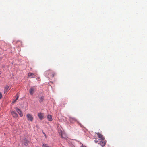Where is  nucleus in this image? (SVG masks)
Here are the masks:
<instances>
[{"instance_id": "f257e3e1", "label": "nucleus", "mask_w": 147, "mask_h": 147, "mask_svg": "<svg viewBox=\"0 0 147 147\" xmlns=\"http://www.w3.org/2000/svg\"><path fill=\"white\" fill-rule=\"evenodd\" d=\"M97 134L98 138L100 139L99 140L100 141H98L96 139L94 141L96 143H98L100 144L102 146V147H103L106 143V140H105V138L103 135L99 133H97Z\"/></svg>"}, {"instance_id": "f03ea898", "label": "nucleus", "mask_w": 147, "mask_h": 147, "mask_svg": "<svg viewBox=\"0 0 147 147\" xmlns=\"http://www.w3.org/2000/svg\"><path fill=\"white\" fill-rule=\"evenodd\" d=\"M45 74L46 76L49 77L50 76L53 77H54L56 75V73L52 70H49L46 71L45 72Z\"/></svg>"}, {"instance_id": "7ed1b4c3", "label": "nucleus", "mask_w": 147, "mask_h": 147, "mask_svg": "<svg viewBox=\"0 0 147 147\" xmlns=\"http://www.w3.org/2000/svg\"><path fill=\"white\" fill-rule=\"evenodd\" d=\"M36 88L35 87H31L29 90V93L31 95H32L34 93L36 90Z\"/></svg>"}, {"instance_id": "20e7f679", "label": "nucleus", "mask_w": 147, "mask_h": 147, "mask_svg": "<svg viewBox=\"0 0 147 147\" xmlns=\"http://www.w3.org/2000/svg\"><path fill=\"white\" fill-rule=\"evenodd\" d=\"M26 117L28 120L29 121H32L33 119V117L32 115L30 114H28L26 115Z\"/></svg>"}, {"instance_id": "39448f33", "label": "nucleus", "mask_w": 147, "mask_h": 147, "mask_svg": "<svg viewBox=\"0 0 147 147\" xmlns=\"http://www.w3.org/2000/svg\"><path fill=\"white\" fill-rule=\"evenodd\" d=\"M15 109L18 113L19 114L20 117H22L23 116V114L22 112L19 108H16Z\"/></svg>"}, {"instance_id": "423d86ee", "label": "nucleus", "mask_w": 147, "mask_h": 147, "mask_svg": "<svg viewBox=\"0 0 147 147\" xmlns=\"http://www.w3.org/2000/svg\"><path fill=\"white\" fill-rule=\"evenodd\" d=\"M9 90V86L8 85H6L4 88V93L6 94L8 92Z\"/></svg>"}, {"instance_id": "0eeeda50", "label": "nucleus", "mask_w": 147, "mask_h": 147, "mask_svg": "<svg viewBox=\"0 0 147 147\" xmlns=\"http://www.w3.org/2000/svg\"><path fill=\"white\" fill-rule=\"evenodd\" d=\"M11 114L13 117L15 118H16L18 117V115L17 113L13 111H11Z\"/></svg>"}, {"instance_id": "6e6552de", "label": "nucleus", "mask_w": 147, "mask_h": 147, "mask_svg": "<svg viewBox=\"0 0 147 147\" xmlns=\"http://www.w3.org/2000/svg\"><path fill=\"white\" fill-rule=\"evenodd\" d=\"M36 76L35 74L33 73H29L28 74V77H30L31 78H34Z\"/></svg>"}, {"instance_id": "1a4fd4ad", "label": "nucleus", "mask_w": 147, "mask_h": 147, "mask_svg": "<svg viewBox=\"0 0 147 147\" xmlns=\"http://www.w3.org/2000/svg\"><path fill=\"white\" fill-rule=\"evenodd\" d=\"M28 141L26 139L23 140L22 141V143L24 145L26 146L27 145Z\"/></svg>"}, {"instance_id": "9d476101", "label": "nucleus", "mask_w": 147, "mask_h": 147, "mask_svg": "<svg viewBox=\"0 0 147 147\" xmlns=\"http://www.w3.org/2000/svg\"><path fill=\"white\" fill-rule=\"evenodd\" d=\"M38 115L41 120H42L44 118L43 115L42 113L40 112L38 114Z\"/></svg>"}, {"instance_id": "9b49d317", "label": "nucleus", "mask_w": 147, "mask_h": 147, "mask_svg": "<svg viewBox=\"0 0 147 147\" xmlns=\"http://www.w3.org/2000/svg\"><path fill=\"white\" fill-rule=\"evenodd\" d=\"M69 120L71 122L73 123L76 121V119L74 117H69Z\"/></svg>"}, {"instance_id": "f8f14e48", "label": "nucleus", "mask_w": 147, "mask_h": 147, "mask_svg": "<svg viewBox=\"0 0 147 147\" xmlns=\"http://www.w3.org/2000/svg\"><path fill=\"white\" fill-rule=\"evenodd\" d=\"M47 119L49 121H51L52 120V116L50 115H48L47 116Z\"/></svg>"}, {"instance_id": "ddd939ff", "label": "nucleus", "mask_w": 147, "mask_h": 147, "mask_svg": "<svg viewBox=\"0 0 147 147\" xmlns=\"http://www.w3.org/2000/svg\"><path fill=\"white\" fill-rule=\"evenodd\" d=\"M44 100V97L42 96L39 98V101L40 102H41L43 101Z\"/></svg>"}, {"instance_id": "4468645a", "label": "nucleus", "mask_w": 147, "mask_h": 147, "mask_svg": "<svg viewBox=\"0 0 147 147\" xmlns=\"http://www.w3.org/2000/svg\"><path fill=\"white\" fill-rule=\"evenodd\" d=\"M42 147H50L48 146L47 144H43L42 145Z\"/></svg>"}, {"instance_id": "2eb2a0df", "label": "nucleus", "mask_w": 147, "mask_h": 147, "mask_svg": "<svg viewBox=\"0 0 147 147\" xmlns=\"http://www.w3.org/2000/svg\"><path fill=\"white\" fill-rule=\"evenodd\" d=\"M18 96L16 98V99L13 102V103H14L16 102V100H17L18 99Z\"/></svg>"}, {"instance_id": "dca6fc26", "label": "nucleus", "mask_w": 147, "mask_h": 147, "mask_svg": "<svg viewBox=\"0 0 147 147\" xmlns=\"http://www.w3.org/2000/svg\"><path fill=\"white\" fill-rule=\"evenodd\" d=\"M2 97V93L0 92V99H1Z\"/></svg>"}, {"instance_id": "f3484780", "label": "nucleus", "mask_w": 147, "mask_h": 147, "mask_svg": "<svg viewBox=\"0 0 147 147\" xmlns=\"http://www.w3.org/2000/svg\"><path fill=\"white\" fill-rule=\"evenodd\" d=\"M80 147H86L85 146H83V145H80Z\"/></svg>"}]
</instances>
